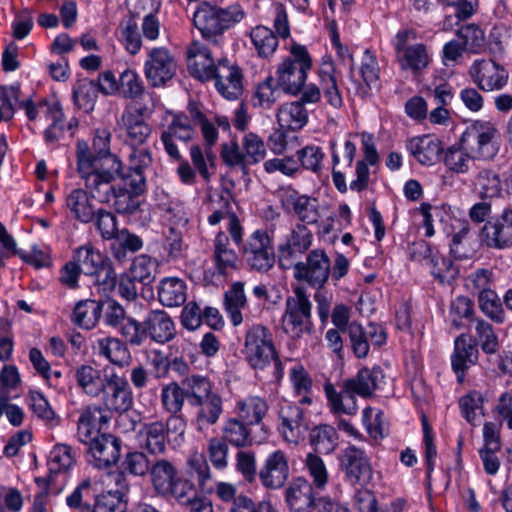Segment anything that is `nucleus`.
<instances>
[{"instance_id":"f257e3e1","label":"nucleus","mask_w":512,"mask_h":512,"mask_svg":"<svg viewBox=\"0 0 512 512\" xmlns=\"http://www.w3.org/2000/svg\"><path fill=\"white\" fill-rule=\"evenodd\" d=\"M91 166L83 163L80 169V179L92 192V197L100 203L108 204L119 214H133L140 206L138 195L132 186L127 189L130 179L122 171H105L95 175Z\"/></svg>"},{"instance_id":"f03ea898","label":"nucleus","mask_w":512,"mask_h":512,"mask_svg":"<svg viewBox=\"0 0 512 512\" xmlns=\"http://www.w3.org/2000/svg\"><path fill=\"white\" fill-rule=\"evenodd\" d=\"M385 374L380 366L363 367L353 377L344 379L339 390L332 383L324 385L327 405L334 415L354 416L358 412L356 396L371 398L384 384Z\"/></svg>"},{"instance_id":"7ed1b4c3","label":"nucleus","mask_w":512,"mask_h":512,"mask_svg":"<svg viewBox=\"0 0 512 512\" xmlns=\"http://www.w3.org/2000/svg\"><path fill=\"white\" fill-rule=\"evenodd\" d=\"M242 354L254 370H264L273 362L275 380L283 377V366L274 345L273 334L266 326L255 324L246 331Z\"/></svg>"},{"instance_id":"20e7f679","label":"nucleus","mask_w":512,"mask_h":512,"mask_svg":"<svg viewBox=\"0 0 512 512\" xmlns=\"http://www.w3.org/2000/svg\"><path fill=\"white\" fill-rule=\"evenodd\" d=\"M243 17L244 12L237 4L219 8L202 2L193 14V23L204 39L214 45H219L224 31L240 22Z\"/></svg>"},{"instance_id":"39448f33","label":"nucleus","mask_w":512,"mask_h":512,"mask_svg":"<svg viewBox=\"0 0 512 512\" xmlns=\"http://www.w3.org/2000/svg\"><path fill=\"white\" fill-rule=\"evenodd\" d=\"M111 133L105 128L95 130L92 148L90 151L87 142L78 141L76 146L77 172L80 175V169L85 162L91 166L95 175L102 174L105 171H120L122 162L110 152Z\"/></svg>"},{"instance_id":"423d86ee","label":"nucleus","mask_w":512,"mask_h":512,"mask_svg":"<svg viewBox=\"0 0 512 512\" xmlns=\"http://www.w3.org/2000/svg\"><path fill=\"white\" fill-rule=\"evenodd\" d=\"M311 67L312 58L307 48L300 44H293L289 55L277 67L278 86L287 94H299L304 87L307 72Z\"/></svg>"},{"instance_id":"0eeeda50","label":"nucleus","mask_w":512,"mask_h":512,"mask_svg":"<svg viewBox=\"0 0 512 512\" xmlns=\"http://www.w3.org/2000/svg\"><path fill=\"white\" fill-rule=\"evenodd\" d=\"M149 479L154 491L163 497L183 499L191 488V482L183 477L179 463L174 459H152Z\"/></svg>"},{"instance_id":"6e6552de","label":"nucleus","mask_w":512,"mask_h":512,"mask_svg":"<svg viewBox=\"0 0 512 512\" xmlns=\"http://www.w3.org/2000/svg\"><path fill=\"white\" fill-rule=\"evenodd\" d=\"M282 327L284 332L294 339L311 334L313 329L312 303L304 287L294 288L293 295L287 297L282 316Z\"/></svg>"},{"instance_id":"1a4fd4ad","label":"nucleus","mask_w":512,"mask_h":512,"mask_svg":"<svg viewBox=\"0 0 512 512\" xmlns=\"http://www.w3.org/2000/svg\"><path fill=\"white\" fill-rule=\"evenodd\" d=\"M498 138V131L492 123L476 120L466 127L460 140L477 160H491L499 151Z\"/></svg>"},{"instance_id":"9d476101","label":"nucleus","mask_w":512,"mask_h":512,"mask_svg":"<svg viewBox=\"0 0 512 512\" xmlns=\"http://www.w3.org/2000/svg\"><path fill=\"white\" fill-rule=\"evenodd\" d=\"M177 69V60L167 47H152L147 50L143 73L151 87L167 86L175 77Z\"/></svg>"},{"instance_id":"9b49d317","label":"nucleus","mask_w":512,"mask_h":512,"mask_svg":"<svg viewBox=\"0 0 512 512\" xmlns=\"http://www.w3.org/2000/svg\"><path fill=\"white\" fill-rule=\"evenodd\" d=\"M251 270L268 272L275 263V251L272 237L267 231L257 229L253 231L244 242L238 246Z\"/></svg>"},{"instance_id":"f8f14e48","label":"nucleus","mask_w":512,"mask_h":512,"mask_svg":"<svg viewBox=\"0 0 512 512\" xmlns=\"http://www.w3.org/2000/svg\"><path fill=\"white\" fill-rule=\"evenodd\" d=\"M277 197L282 209L296 216L301 224H316L322 216V208L317 198L302 194L291 186L280 188Z\"/></svg>"},{"instance_id":"ddd939ff","label":"nucleus","mask_w":512,"mask_h":512,"mask_svg":"<svg viewBox=\"0 0 512 512\" xmlns=\"http://www.w3.org/2000/svg\"><path fill=\"white\" fill-rule=\"evenodd\" d=\"M413 39H415V35L412 31L400 30L395 35L392 44L401 69L419 74L429 65L431 57L423 43L410 45L409 41Z\"/></svg>"},{"instance_id":"4468645a","label":"nucleus","mask_w":512,"mask_h":512,"mask_svg":"<svg viewBox=\"0 0 512 512\" xmlns=\"http://www.w3.org/2000/svg\"><path fill=\"white\" fill-rule=\"evenodd\" d=\"M100 395L103 407L109 412L123 413L133 405V393L127 379L114 370L104 372V385Z\"/></svg>"},{"instance_id":"2eb2a0df","label":"nucleus","mask_w":512,"mask_h":512,"mask_svg":"<svg viewBox=\"0 0 512 512\" xmlns=\"http://www.w3.org/2000/svg\"><path fill=\"white\" fill-rule=\"evenodd\" d=\"M292 266L295 279L304 281L317 289L326 283L331 272L330 259L320 249L310 251L305 262L297 261Z\"/></svg>"},{"instance_id":"dca6fc26","label":"nucleus","mask_w":512,"mask_h":512,"mask_svg":"<svg viewBox=\"0 0 512 512\" xmlns=\"http://www.w3.org/2000/svg\"><path fill=\"white\" fill-rule=\"evenodd\" d=\"M171 121L161 133L160 140L164 146L165 152L174 161L181 160V154L175 140L187 143L194 139L196 129L194 128L193 121L187 114L181 112H171Z\"/></svg>"},{"instance_id":"f3484780","label":"nucleus","mask_w":512,"mask_h":512,"mask_svg":"<svg viewBox=\"0 0 512 512\" xmlns=\"http://www.w3.org/2000/svg\"><path fill=\"white\" fill-rule=\"evenodd\" d=\"M481 240L493 249H506L512 246V208L490 217L480 230Z\"/></svg>"},{"instance_id":"a211bd4d","label":"nucleus","mask_w":512,"mask_h":512,"mask_svg":"<svg viewBox=\"0 0 512 512\" xmlns=\"http://www.w3.org/2000/svg\"><path fill=\"white\" fill-rule=\"evenodd\" d=\"M473 83L486 92L503 89L507 83L508 71L492 59H477L469 68Z\"/></svg>"},{"instance_id":"6ab92c4d","label":"nucleus","mask_w":512,"mask_h":512,"mask_svg":"<svg viewBox=\"0 0 512 512\" xmlns=\"http://www.w3.org/2000/svg\"><path fill=\"white\" fill-rule=\"evenodd\" d=\"M231 200L232 196L227 191L210 195L211 214L208 216L207 221L210 225L215 226L227 218V231L232 241L239 246L242 243L244 230L237 215L232 211Z\"/></svg>"},{"instance_id":"aec40b11","label":"nucleus","mask_w":512,"mask_h":512,"mask_svg":"<svg viewBox=\"0 0 512 512\" xmlns=\"http://www.w3.org/2000/svg\"><path fill=\"white\" fill-rule=\"evenodd\" d=\"M450 224L446 233L451 237L450 255L456 260L472 258L476 253V241L468 220L455 217L449 218Z\"/></svg>"},{"instance_id":"412c9836","label":"nucleus","mask_w":512,"mask_h":512,"mask_svg":"<svg viewBox=\"0 0 512 512\" xmlns=\"http://www.w3.org/2000/svg\"><path fill=\"white\" fill-rule=\"evenodd\" d=\"M212 80L218 93L228 100L238 99L243 92V75L236 64L226 58L217 60Z\"/></svg>"},{"instance_id":"4be33fe9","label":"nucleus","mask_w":512,"mask_h":512,"mask_svg":"<svg viewBox=\"0 0 512 512\" xmlns=\"http://www.w3.org/2000/svg\"><path fill=\"white\" fill-rule=\"evenodd\" d=\"M313 235L306 225L298 223L291 230L286 243L279 247V261L282 267L289 268L309 250Z\"/></svg>"},{"instance_id":"5701e85b","label":"nucleus","mask_w":512,"mask_h":512,"mask_svg":"<svg viewBox=\"0 0 512 512\" xmlns=\"http://www.w3.org/2000/svg\"><path fill=\"white\" fill-rule=\"evenodd\" d=\"M262 485L268 489H280L289 477L288 457L282 450L269 453L258 473Z\"/></svg>"},{"instance_id":"b1692460","label":"nucleus","mask_w":512,"mask_h":512,"mask_svg":"<svg viewBox=\"0 0 512 512\" xmlns=\"http://www.w3.org/2000/svg\"><path fill=\"white\" fill-rule=\"evenodd\" d=\"M279 430L284 440L297 444L303 438L307 424L302 408L288 401H284L279 408Z\"/></svg>"},{"instance_id":"393cba45","label":"nucleus","mask_w":512,"mask_h":512,"mask_svg":"<svg viewBox=\"0 0 512 512\" xmlns=\"http://www.w3.org/2000/svg\"><path fill=\"white\" fill-rule=\"evenodd\" d=\"M304 477L294 478L285 490V501L291 512H317L314 490Z\"/></svg>"},{"instance_id":"a878e982","label":"nucleus","mask_w":512,"mask_h":512,"mask_svg":"<svg viewBox=\"0 0 512 512\" xmlns=\"http://www.w3.org/2000/svg\"><path fill=\"white\" fill-rule=\"evenodd\" d=\"M341 467L346 478L353 484H365L372 477V468L366 453L354 445L344 449Z\"/></svg>"},{"instance_id":"bb28decb","label":"nucleus","mask_w":512,"mask_h":512,"mask_svg":"<svg viewBox=\"0 0 512 512\" xmlns=\"http://www.w3.org/2000/svg\"><path fill=\"white\" fill-rule=\"evenodd\" d=\"M121 452V440L112 434H101L89 445L91 463L99 469H106L115 465Z\"/></svg>"},{"instance_id":"cd10ccee","label":"nucleus","mask_w":512,"mask_h":512,"mask_svg":"<svg viewBox=\"0 0 512 512\" xmlns=\"http://www.w3.org/2000/svg\"><path fill=\"white\" fill-rule=\"evenodd\" d=\"M187 66L190 74L202 81H209L213 78L215 63L212 51L205 45L194 42L187 50Z\"/></svg>"},{"instance_id":"c85d7f7f","label":"nucleus","mask_w":512,"mask_h":512,"mask_svg":"<svg viewBox=\"0 0 512 512\" xmlns=\"http://www.w3.org/2000/svg\"><path fill=\"white\" fill-rule=\"evenodd\" d=\"M211 259L219 275L227 276L237 269L238 255L231 248L230 239L223 231L215 235Z\"/></svg>"},{"instance_id":"c756f323","label":"nucleus","mask_w":512,"mask_h":512,"mask_svg":"<svg viewBox=\"0 0 512 512\" xmlns=\"http://www.w3.org/2000/svg\"><path fill=\"white\" fill-rule=\"evenodd\" d=\"M83 188L73 189L66 196V207L77 221L88 224L95 218L97 208L93 202L92 192L84 184Z\"/></svg>"},{"instance_id":"7c9ffc66","label":"nucleus","mask_w":512,"mask_h":512,"mask_svg":"<svg viewBox=\"0 0 512 512\" xmlns=\"http://www.w3.org/2000/svg\"><path fill=\"white\" fill-rule=\"evenodd\" d=\"M191 407L195 408L194 423L196 429L203 432L219 421L223 414V399L218 393L214 392Z\"/></svg>"},{"instance_id":"2f4dec72","label":"nucleus","mask_w":512,"mask_h":512,"mask_svg":"<svg viewBox=\"0 0 512 512\" xmlns=\"http://www.w3.org/2000/svg\"><path fill=\"white\" fill-rule=\"evenodd\" d=\"M136 437L140 447L151 455L158 456L166 451V430L162 421L141 424Z\"/></svg>"},{"instance_id":"473e14b6","label":"nucleus","mask_w":512,"mask_h":512,"mask_svg":"<svg viewBox=\"0 0 512 512\" xmlns=\"http://www.w3.org/2000/svg\"><path fill=\"white\" fill-rule=\"evenodd\" d=\"M406 148L421 165L432 166L443 151L441 142L434 136L423 135L408 140Z\"/></svg>"},{"instance_id":"72a5a7b5","label":"nucleus","mask_w":512,"mask_h":512,"mask_svg":"<svg viewBox=\"0 0 512 512\" xmlns=\"http://www.w3.org/2000/svg\"><path fill=\"white\" fill-rule=\"evenodd\" d=\"M359 72L362 83L357 87V94L362 98H368L378 93L381 89L380 67L376 57L369 50H365L363 54Z\"/></svg>"},{"instance_id":"f704fd0d","label":"nucleus","mask_w":512,"mask_h":512,"mask_svg":"<svg viewBox=\"0 0 512 512\" xmlns=\"http://www.w3.org/2000/svg\"><path fill=\"white\" fill-rule=\"evenodd\" d=\"M146 328L149 338L156 343L165 344L176 336V326L170 315L163 310H151L146 315Z\"/></svg>"},{"instance_id":"c9c22d12","label":"nucleus","mask_w":512,"mask_h":512,"mask_svg":"<svg viewBox=\"0 0 512 512\" xmlns=\"http://www.w3.org/2000/svg\"><path fill=\"white\" fill-rule=\"evenodd\" d=\"M478 350L472 345L467 336L462 334L455 339L454 352L451 356L452 369L457 376L458 382L462 383L468 368L476 363Z\"/></svg>"},{"instance_id":"e433bc0d","label":"nucleus","mask_w":512,"mask_h":512,"mask_svg":"<svg viewBox=\"0 0 512 512\" xmlns=\"http://www.w3.org/2000/svg\"><path fill=\"white\" fill-rule=\"evenodd\" d=\"M93 349L119 367L128 366L132 360L127 345L117 337L105 336L94 341Z\"/></svg>"},{"instance_id":"4c0bfd02","label":"nucleus","mask_w":512,"mask_h":512,"mask_svg":"<svg viewBox=\"0 0 512 512\" xmlns=\"http://www.w3.org/2000/svg\"><path fill=\"white\" fill-rule=\"evenodd\" d=\"M129 170L131 175L126 174L129 179V186H132L137 191H143L145 180L143 170L148 168L152 163V154L149 148L146 147H131L128 155Z\"/></svg>"},{"instance_id":"58836bf2","label":"nucleus","mask_w":512,"mask_h":512,"mask_svg":"<svg viewBox=\"0 0 512 512\" xmlns=\"http://www.w3.org/2000/svg\"><path fill=\"white\" fill-rule=\"evenodd\" d=\"M247 307L244 282H233L224 293V309L233 326L243 322L242 311Z\"/></svg>"},{"instance_id":"ea45409f","label":"nucleus","mask_w":512,"mask_h":512,"mask_svg":"<svg viewBox=\"0 0 512 512\" xmlns=\"http://www.w3.org/2000/svg\"><path fill=\"white\" fill-rule=\"evenodd\" d=\"M267 412L268 404L259 396H247L238 400L235 405L236 417L250 426L260 424Z\"/></svg>"},{"instance_id":"a19ab883","label":"nucleus","mask_w":512,"mask_h":512,"mask_svg":"<svg viewBox=\"0 0 512 512\" xmlns=\"http://www.w3.org/2000/svg\"><path fill=\"white\" fill-rule=\"evenodd\" d=\"M364 159L356 163V179L351 181L350 189L352 191L361 192L365 190L369 183L368 164L374 166L379 161V156L371 138L363 139Z\"/></svg>"},{"instance_id":"79ce46f5","label":"nucleus","mask_w":512,"mask_h":512,"mask_svg":"<svg viewBox=\"0 0 512 512\" xmlns=\"http://www.w3.org/2000/svg\"><path fill=\"white\" fill-rule=\"evenodd\" d=\"M353 499L354 506L359 512H403L405 507V500L402 498L380 505L376 496L368 489H358Z\"/></svg>"},{"instance_id":"37998d69","label":"nucleus","mask_w":512,"mask_h":512,"mask_svg":"<svg viewBox=\"0 0 512 512\" xmlns=\"http://www.w3.org/2000/svg\"><path fill=\"white\" fill-rule=\"evenodd\" d=\"M158 299L163 306L178 307L185 303L187 286L184 280L177 277H167L158 286Z\"/></svg>"},{"instance_id":"c03bdc74","label":"nucleus","mask_w":512,"mask_h":512,"mask_svg":"<svg viewBox=\"0 0 512 512\" xmlns=\"http://www.w3.org/2000/svg\"><path fill=\"white\" fill-rule=\"evenodd\" d=\"M443 152V163L447 170L455 174H465L469 171L474 160H477L470 153L459 139L458 142L449 146Z\"/></svg>"},{"instance_id":"a18cd8bd","label":"nucleus","mask_w":512,"mask_h":512,"mask_svg":"<svg viewBox=\"0 0 512 512\" xmlns=\"http://www.w3.org/2000/svg\"><path fill=\"white\" fill-rule=\"evenodd\" d=\"M318 76L324 99L330 106L339 109L343 105V98L335 78L333 62H323L319 69Z\"/></svg>"},{"instance_id":"49530a36","label":"nucleus","mask_w":512,"mask_h":512,"mask_svg":"<svg viewBox=\"0 0 512 512\" xmlns=\"http://www.w3.org/2000/svg\"><path fill=\"white\" fill-rule=\"evenodd\" d=\"M249 426L238 417H230L223 424L221 439L236 448L251 446L253 439Z\"/></svg>"},{"instance_id":"de8ad7c7","label":"nucleus","mask_w":512,"mask_h":512,"mask_svg":"<svg viewBox=\"0 0 512 512\" xmlns=\"http://www.w3.org/2000/svg\"><path fill=\"white\" fill-rule=\"evenodd\" d=\"M276 117L281 128L291 130H300L308 122V112L302 102L299 101L281 105Z\"/></svg>"},{"instance_id":"09e8293b","label":"nucleus","mask_w":512,"mask_h":512,"mask_svg":"<svg viewBox=\"0 0 512 512\" xmlns=\"http://www.w3.org/2000/svg\"><path fill=\"white\" fill-rule=\"evenodd\" d=\"M73 259L85 275L93 276L110 259L91 244H85L75 249Z\"/></svg>"},{"instance_id":"8fccbe9b","label":"nucleus","mask_w":512,"mask_h":512,"mask_svg":"<svg viewBox=\"0 0 512 512\" xmlns=\"http://www.w3.org/2000/svg\"><path fill=\"white\" fill-rule=\"evenodd\" d=\"M180 384L190 406L214 393L212 381L200 374L188 375L181 380Z\"/></svg>"},{"instance_id":"3c124183","label":"nucleus","mask_w":512,"mask_h":512,"mask_svg":"<svg viewBox=\"0 0 512 512\" xmlns=\"http://www.w3.org/2000/svg\"><path fill=\"white\" fill-rule=\"evenodd\" d=\"M102 315V304L96 300L86 299L76 303L72 322L81 328L92 329L98 323Z\"/></svg>"},{"instance_id":"603ef678","label":"nucleus","mask_w":512,"mask_h":512,"mask_svg":"<svg viewBox=\"0 0 512 512\" xmlns=\"http://www.w3.org/2000/svg\"><path fill=\"white\" fill-rule=\"evenodd\" d=\"M126 131V143L130 147L141 146L151 135V127L145 123L142 116L131 112L122 115Z\"/></svg>"},{"instance_id":"864d4df0","label":"nucleus","mask_w":512,"mask_h":512,"mask_svg":"<svg viewBox=\"0 0 512 512\" xmlns=\"http://www.w3.org/2000/svg\"><path fill=\"white\" fill-rule=\"evenodd\" d=\"M487 397L478 390H471L458 400L461 416L472 426L484 415V403Z\"/></svg>"},{"instance_id":"5fc2aeb1","label":"nucleus","mask_w":512,"mask_h":512,"mask_svg":"<svg viewBox=\"0 0 512 512\" xmlns=\"http://www.w3.org/2000/svg\"><path fill=\"white\" fill-rule=\"evenodd\" d=\"M78 386L89 396L97 397L104 385V373L92 366L81 365L76 369Z\"/></svg>"},{"instance_id":"6e6d98bb","label":"nucleus","mask_w":512,"mask_h":512,"mask_svg":"<svg viewBox=\"0 0 512 512\" xmlns=\"http://www.w3.org/2000/svg\"><path fill=\"white\" fill-rule=\"evenodd\" d=\"M46 108V115L52 123L46 128L44 136L48 144H56L64 137L66 124L64 122V113L58 102L52 104H42L41 108Z\"/></svg>"},{"instance_id":"4d7b16f0","label":"nucleus","mask_w":512,"mask_h":512,"mask_svg":"<svg viewBox=\"0 0 512 512\" xmlns=\"http://www.w3.org/2000/svg\"><path fill=\"white\" fill-rule=\"evenodd\" d=\"M90 478L82 480L66 497V505L72 510L90 511L95 501Z\"/></svg>"},{"instance_id":"13d9d810","label":"nucleus","mask_w":512,"mask_h":512,"mask_svg":"<svg viewBox=\"0 0 512 512\" xmlns=\"http://www.w3.org/2000/svg\"><path fill=\"white\" fill-rule=\"evenodd\" d=\"M250 39L258 55L263 58L272 56L279 44L275 33L261 25L251 30Z\"/></svg>"},{"instance_id":"bf43d9fd","label":"nucleus","mask_w":512,"mask_h":512,"mask_svg":"<svg viewBox=\"0 0 512 512\" xmlns=\"http://www.w3.org/2000/svg\"><path fill=\"white\" fill-rule=\"evenodd\" d=\"M310 443L315 451L322 454H329L338 445V435L334 427L330 425H319L310 432Z\"/></svg>"},{"instance_id":"052dcab7","label":"nucleus","mask_w":512,"mask_h":512,"mask_svg":"<svg viewBox=\"0 0 512 512\" xmlns=\"http://www.w3.org/2000/svg\"><path fill=\"white\" fill-rule=\"evenodd\" d=\"M304 470L316 490L323 491L329 482V472L324 460L317 454L308 453L304 459Z\"/></svg>"},{"instance_id":"680f3d73","label":"nucleus","mask_w":512,"mask_h":512,"mask_svg":"<svg viewBox=\"0 0 512 512\" xmlns=\"http://www.w3.org/2000/svg\"><path fill=\"white\" fill-rule=\"evenodd\" d=\"M97 97L98 88L93 80L81 79L77 81L73 88L74 103L85 112H90L94 109Z\"/></svg>"},{"instance_id":"e2e57ef3","label":"nucleus","mask_w":512,"mask_h":512,"mask_svg":"<svg viewBox=\"0 0 512 512\" xmlns=\"http://www.w3.org/2000/svg\"><path fill=\"white\" fill-rule=\"evenodd\" d=\"M160 400L162 407L170 414H180L186 397L180 383L172 381L161 388Z\"/></svg>"},{"instance_id":"0e129e2a","label":"nucleus","mask_w":512,"mask_h":512,"mask_svg":"<svg viewBox=\"0 0 512 512\" xmlns=\"http://www.w3.org/2000/svg\"><path fill=\"white\" fill-rule=\"evenodd\" d=\"M119 41L131 55H136L142 47V36L134 18L123 20L119 25Z\"/></svg>"},{"instance_id":"69168bd1","label":"nucleus","mask_w":512,"mask_h":512,"mask_svg":"<svg viewBox=\"0 0 512 512\" xmlns=\"http://www.w3.org/2000/svg\"><path fill=\"white\" fill-rule=\"evenodd\" d=\"M29 406L34 415L45 422L49 427H55L60 423V418L56 415L48 400L39 391L29 393Z\"/></svg>"},{"instance_id":"338daca9","label":"nucleus","mask_w":512,"mask_h":512,"mask_svg":"<svg viewBox=\"0 0 512 512\" xmlns=\"http://www.w3.org/2000/svg\"><path fill=\"white\" fill-rule=\"evenodd\" d=\"M475 186L478 189L480 198L483 200L498 197L502 191L499 175L487 169L479 171L475 180Z\"/></svg>"},{"instance_id":"774afa93","label":"nucleus","mask_w":512,"mask_h":512,"mask_svg":"<svg viewBox=\"0 0 512 512\" xmlns=\"http://www.w3.org/2000/svg\"><path fill=\"white\" fill-rule=\"evenodd\" d=\"M479 307L481 311L491 320L497 323H503L505 320V312L502 307V301L497 293L491 289H484L478 297Z\"/></svg>"}]
</instances>
